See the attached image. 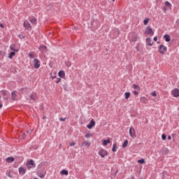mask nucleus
Wrapping results in <instances>:
<instances>
[{
	"instance_id": "obj_32",
	"label": "nucleus",
	"mask_w": 179,
	"mask_h": 179,
	"mask_svg": "<svg viewBox=\"0 0 179 179\" xmlns=\"http://www.w3.org/2000/svg\"><path fill=\"white\" fill-rule=\"evenodd\" d=\"M165 5H166V6H168L169 8H171V3H170V2H169V1H166Z\"/></svg>"
},
{
	"instance_id": "obj_30",
	"label": "nucleus",
	"mask_w": 179,
	"mask_h": 179,
	"mask_svg": "<svg viewBox=\"0 0 179 179\" xmlns=\"http://www.w3.org/2000/svg\"><path fill=\"white\" fill-rule=\"evenodd\" d=\"M1 93L3 96H7L8 95V91L6 90H1Z\"/></svg>"
},
{
	"instance_id": "obj_42",
	"label": "nucleus",
	"mask_w": 179,
	"mask_h": 179,
	"mask_svg": "<svg viewBox=\"0 0 179 179\" xmlns=\"http://www.w3.org/2000/svg\"><path fill=\"white\" fill-rule=\"evenodd\" d=\"M70 146H75V142L70 143Z\"/></svg>"
},
{
	"instance_id": "obj_15",
	"label": "nucleus",
	"mask_w": 179,
	"mask_h": 179,
	"mask_svg": "<svg viewBox=\"0 0 179 179\" xmlns=\"http://www.w3.org/2000/svg\"><path fill=\"white\" fill-rule=\"evenodd\" d=\"M146 45H150V47H152V45H153V42H152V41L150 40V38H146Z\"/></svg>"
},
{
	"instance_id": "obj_52",
	"label": "nucleus",
	"mask_w": 179,
	"mask_h": 179,
	"mask_svg": "<svg viewBox=\"0 0 179 179\" xmlns=\"http://www.w3.org/2000/svg\"><path fill=\"white\" fill-rule=\"evenodd\" d=\"M113 1V2H114L115 0H112Z\"/></svg>"
},
{
	"instance_id": "obj_1",
	"label": "nucleus",
	"mask_w": 179,
	"mask_h": 179,
	"mask_svg": "<svg viewBox=\"0 0 179 179\" xmlns=\"http://www.w3.org/2000/svg\"><path fill=\"white\" fill-rule=\"evenodd\" d=\"M26 166L27 169L30 170V169H32V167H36V164H34V161L33 159H31L27 161Z\"/></svg>"
},
{
	"instance_id": "obj_35",
	"label": "nucleus",
	"mask_w": 179,
	"mask_h": 179,
	"mask_svg": "<svg viewBox=\"0 0 179 179\" xmlns=\"http://www.w3.org/2000/svg\"><path fill=\"white\" fill-rule=\"evenodd\" d=\"M29 58L33 59V58H34V54L33 52H30L29 54Z\"/></svg>"
},
{
	"instance_id": "obj_14",
	"label": "nucleus",
	"mask_w": 179,
	"mask_h": 179,
	"mask_svg": "<svg viewBox=\"0 0 179 179\" xmlns=\"http://www.w3.org/2000/svg\"><path fill=\"white\" fill-rule=\"evenodd\" d=\"M7 163H13L15 162V158L13 157H10L6 159Z\"/></svg>"
},
{
	"instance_id": "obj_54",
	"label": "nucleus",
	"mask_w": 179,
	"mask_h": 179,
	"mask_svg": "<svg viewBox=\"0 0 179 179\" xmlns=\"http://www.w3.org/2000/svg\"><path fill=\"white\" fill-rule=\"evenodd\" d=\"M0 99H1V96H0Z\"/></svg>"
},
{
	"instance_id": "obj_22",
	"label": "nucleus",
	"mask_w": 179,
	"mask_h": 179,
	"mask_svg": "<svg viewBox=\"0 0 179 179\" xmlns=\"http://www.w3.org/2000/svg\"><path fill=\"white\" fill-rule=\"evenodd\" d=\"M15 55H16V52H11L9 55H8V58H10V59H12V58H13V57H15Z\"/></svg>"
},
{
	"instance_id": "obj_55",
	"label": "nucleus",
	"mask_w": 179,
	"mask_h": 179,
	"mask_svg": "<svg viewBox=\"0 0 179 179\" xmlns=\"http://www.w3.org/2000/svg\"><path fill=\"white\" fill-rule=\"evenodd\" d=\"M36 179V178H35Z\"/></svg>"
},
{
	"instance_id": "obj_53",
	"label": "nucleus",
	"mask_w": 179,
	"mask_h": 179,
	"mask_svg": "<svg viewBox=\"0 0 179 179\" xmlns=\"http://www.w3.org/2000/svg\"><path fill=\"white\" fill-rule=\"evenodd\" d=\"M54 78H55V77H52V79H54Z\"/></svg>"
},
{
	"instance_id": "obj_45",
	"label": "nucleus",
	"mask_w": 179,
	"mask_h": 179,
	"mask_svg": "<svg viewBox=\"0 0 179 179\" xmlns=\"http://www.w3.org/2000/svg\"><path fill=\"white\" fill-rule=\"evenodd\" d=\"M168 139H169V141H171V136H169Z\"/></svg>"
},
{
	"instance_id": "obj_44",
	"label": "nucleus",
	"mask_w": 179,
	"mask_h": 179,
	"mask_svg": "<svg viewBox=\"0 0 179 179\" xmlns=\"http://www.w3.org/2000/svg\"><path fill=\"white\" fill-rule=\"evenodd\" d=\"M154 41H157V36L154 37Z\"/></svg>"
},
{
	"instance_id": "obj_39",
	"label": "nucleus",
	"mask_w": 179,
	"mask_h": 179,
	"mask_svg": "<svg viewBox=\"0 0 179 179\" xmlns=\"http://www.w3.org/2000/svg\"><path fill=\"white\" fill-rule=\"evenodd\" d=\"M59 82H61V78L57 79L56 83H59Z\"/></svg>"
},
{
	"instance_id": "obj_41",
	"label": "nucleus",
	"mask_w": 179,
	"mask_h": 179,
	"mask_svg": "<svg viewBox=\"0 0 179 179\" xmlns=\"http://www.w3.org/2000/svg\"><path fill=\"white\" fill-rule=\"evenodd\" d=\"M85 136V138H90V134H86Z\"/></svg>"
},
{
	"instance_id": "obj_48",
	"label": "nucleus",
	"mask_w": 179,
	"mask_h": 179,
	"mask_svg": "<svg viewBox=\"0 0 179 179\" xmlns=\"http://www.w3.org/2000/svg\"><path fill=\"white\" fill-rule=\"evenodd\" d=\"M164 10H167V8H166V7L164 8Z\"/></svg>"
},
{
	"instance_id": "obj_28",
	"label": "nucleus",
	"mask_w": 179,
	"mask_h": 179,
	"mask_svg": "<svg viewBox=\"0 0 179 179\" xmlns=\"http://www.w3.org/2000/svg\"><path fill=\"white\" fill-rule=\"evenodd\" d=\"M125 99H128L129 97H131V92L124 93Z\"/></svg>"
},
{
	"instance_id": "obj_19",
	"label": "nucleus",
	"mask_w": 179,
	"mask_h": 179,
	"mask_svg": "<svg viewBox=\"0 0 179 179\" xmlns=\"http://www.w3.org/2000/svg\"><path fill=\"white\" fill-rule=\"evenodd\" d=\"M162 153L163 155H167L168 153H170V150H169L166 148H162Z\"/></svg>"
},
{
	"instance_id": "obj_25",
	"label": "nucleus",
	"mask_w": 179,
	"mask_h": 179,
	"mask_svg": "<svg viewBox=\"0 0 179 179\" xmlns=\"http://www.w3.org/2000/svg\"><path fill=\"white\" fill-rule=\"evenodd\" d=\"M82 146H87L89 148V146H90V143H89V141H84L82 143Z\"/></svg>"
},
{
	"instance_id": "obj_49",
	"label": "nucleus",
	"mask_w": 179,
	"mask_h": 179,
	"mask_svg": "<svg viewBox=\"0 0 179 179\" xmlns=\"http://www.w3.org/2000/svg\"><path fill=\"white\" fill-rule=\"evenodd\" d=\"M137 51H139V48H136Z\"/></svg>"
},
{
	"instance_id": "obj_20",
	"label": "nucleus",
	"mask_w": 179,
	"mask_h": 179,
	"mask_svg": "<svg viewBox=\"0 0 179 179\" xmlns=\"http://www.w3.org/2000/svg\"><path fill=\"white\" fill-rule=\"evenodd\" d=\"M108 143H111V141H110V139L103 140V146H107V145H108Z\"/></svg>"
},
{
	"instance_id": "obj_31",
	"label": "nucleus",
	"mask_w": 179,
	"mask_h": 179,
	"mask_svg": "<svg viewBox=\"0 0 179 179\" xmlns=\"http://www.w3.org/2000/svg\"><path fill=\"white\" fill-rule=\"evenodd\" d=\"M138 163H139L140 164H143L145 163V159H139L138 161Z\"/></svg>"
},
{
	"instance_id": "obj_5",
	"label": "nucleus",
	"mask_w": 179,
	"mask_h": 179,
	"mask_svg": "<svg viewBox=\"0 0 179 179\" xmlns=\"http://www.w3.org/2000/svg\"><path fill=\"white\" fill-rule=\"evenodd\" d=\"M40 60L38 59H34V66L35 69H38L40 68Z\"/></svg>"
},
{
	"instance_id": "obj_37",
	"label": "nucleus",
	"mask_w": 179,
	"mask_h": 179,
	"mask_svg": "<svg viewBox=\"0 0 179 179\" xmlns=\"http://www.w3.org/2000/svg\"><path fill=\"white\" fill-rule=\"evenodd\" d=\"M133 94H134V96H138V94H139V92H138V91H134Z\"/></svg>"
},
{
	"instance_id": "obj_51",
	"label": "nucleus",
	"mask_w": 179,
	"mask_h": 179,
	"mask_svg": "<svg viewBox=\"0 0 179 179\" xmlns=\"http://www.w3.org/2000/svg\"><path fill=\"white\" fill-rule=\"evenodd\" d=\"M24 136H26V134H24Z\"/></svg>"
},
{
	"instance_id": "obj_6",
	"label": "nucleus",
	"mask_w": 179,
	"mask_h": 179,
	"mask_svg": "<svg viewBox=\"0 0 179 179\" xmlns=\"http://www.w3.org/2000/svg\"><path fill=\"white\" fill-rule=\"evenodd\" d=\"M159 51L160 54H164V51H167V47L160 45L159 48Z\"/></svg>"
},
{
	"instance_id": "obj_23",
	"label": "nucleus",
	"mask_w": 179,
	"mask_h": 179,
	"mask_svg": "<svg viewBox=\"0 0 179 179\" xmlns=\"http://www.w3.org/2000/svg\"><path fill=\"white\" fill-rule=\"evenodd\" d=\"M36 97H37V94H36V93H33L30 95V99L31 100H36Z\"/></svg>"
},
{
	"instance_id": "obj_9",
	"label": "nucleus",
	"mask_w": 179,
	"mask_h": 179,
	"mask_svg": "<svg viewBox=\"0 0 179 179\" xmlns=\"http://www.w3.org/2000/svg\"><path fill=\"white\" fill-rule=\"evenodd\" d=\"M94 125H96V122H94V120L92 119L90 122V124L87 126V127L88 128V129H92L93 127H94Z\"/></svg>"
},
{
	"instance_id": "obj_50",
	"label": "nucleus",
	"mask_w": 179,
	"mask_h": 179,
	"mask_svg": "<svg viewBox=\"0 0 179 179\" xmlns=\"http://www.w3.org/2000/svg\"><path fill=\"white\" fill-rule=\"evenodd\" d=\"M8 176H10V178H12V176H10V175H9Z\"/></svg>"
},
{
	"instance_id": "obj_26",
	"label": "nucleus",
	"mask_w": 179,
	"mask_h": 179,
	"mask_svg": "<svg viewBox=\"0 0 179 179\" xmlns=\"http://www.w3.org/2000/svg\"><path fill=\"white\" fill-rule=\"evenodd\" d=\"M122 146L123 148H127L128 146V140L124 141Z\"/></svg>"
},
{
	"instance_id": "obj_2",
	"label": "nucleus",
	"mask_w": 179,
	"mask_h": 179,
	"mask_svg": "<svg viewBox=\"0 0 179 179\" xmlns=\"http://www.w3.org/2000/svg\"><path fill=\"white\" fill-rule=\"evenodd\" d=\"M129 132L130 136L133 138V139L136 138V132L135 131V128H134V127H130Z\"/></svg>"
},
{
	"instance_id": "obj_4",
	"label": "nucleus",
	"mask_w": 179,
	"mask_h": 179,
	"mask_svg": "<svg viewBox=\"0 0 179 179\" xmlns=\"http://www.w3.org/2000/svg\"><path fill=\"white\" fill-rule=\"evenodd\" d=\"M99 155L101 156V157H106V156L108 155V152L104 149H102L99 152Z\"/></svg>"
},
{
	"instance_id": "obj_47",
	"label": "nucleus",
	"mask_w": 179,
	"mask_h": 179,
	"mask_svg": "<svg viewBox=\"0 0 179 179\" xmlns=\"http://www.w3.org/2000/svg\"><path fill=\"white\" fill-rule=\"evenodd\" d=\"M2 50H0V55H2Z\"/></svg>"
},
{
	"instance_id": "obj_43",
	"label": "nucleus",
	"mask_w": 179,
	"mask_h": 179,
	"mask_svg": "<svg viewBox=\"0 0 179 179\" xmlns=\"http://www.w3.org/2000/svg\"><path fill=\"white\" fill-rule=\"evenodd\" d=\"M0 27H1V29H3L5 27V25H3V24L1 23Z\"/></svg>"
},
{
	"instance_id": "obj_7",
	"label": "nucleus",
	"mask_w": 179,
	"mask_h": 179,
	"mask_svg": "<svg viewBox=\"0 0 179 179\" xmlns=\"http://www.w3.org/2000/svg\"><path fill=\"white\" fill-rule=\"evenodd\" d=\"M145 34H155V33L153 32V29H152V27H150V26L147 27L146 29H145Z\"/></svg>"
},
{
	"instance_id": "obj_13",
	"label": "nucleus",
	"mask_w": 179,
	"mask_h": 179,
	"mask_svg": "<svg viewBox=\"0 0 179 179\" xmlns=\"http://www.w3.org/2000/svg\"><path fill=\"white\" fill-rule=\"evenodd\" d=\"M38 50H40L41 51V52H45V51H47V46L44 45H41Z\"/></svg>"
},
{
	"instance_id": "obj_27",
	"label": "nucleus",
	"mask_w": 179,
	"mask_h": 179,
	"mask_svg": "<svg viewBox=\"0 0 179 179\" xmlns=\"http://www.w3.org/2000/svg\"><path fill=\"white\" fill-rule=\"evenodd\" d=\"M133 87L135 89V90H141V87H139L138 85H133Z\"/></svg>"
},
{
	"instance_id": "obj_16",
	"label": "nucleus",
	"mask_w": 179,
	"mask_h": 179,
	"mask_svg": "<svg viewBox=\"0 0 179 179\" xmlns=\"http://www.w3.org/2000/svg\"><path fill=\"white\" fill-rule=\"evenodd\" d=\"M15 47L16 45L15 44H12L10 46V50H11L12 51H15V52H17L19 51V49H16Z\"/></svg>"
},
{
	"instance_id": "obj_3",
	"label": "nucleus",
	"mask_w": 179,
	"mask_h": 179,
	"mask_svg": "<svg viewBox=\"0 0 179 179\" xmlns=\"http://www.w3.org/2000/svg\"><path fill=\"white\" fill-rule=\"evenodd\" d=\"M23 26L27 30H31V24L29 21L26 20L24 22Z\"/></svg>"
},
{
	"instance_id": "obj_29",
	"label": "nucleus",
	"mask_w": 179,
	"mask_h": 179,
	"mask_svg": "<svg viewBox=\"0 0 179 179\" xmlns=\"http://www.w3.org/2000/svg\"><path fill=\"white\" fill-rule=\"evenodd\" d=\"M112 151L117 152V144L116 143L113 144Z\"/></svg>"
},
{
	"instance_id": "obj_46",
	"label": "nucleus",
	"mask_w": 179,
	"mask_h": 179,
	"mask_svg": "<svg viewBox=\"0 0 179 179\" xmlns=\"http://www.w3.org/2000/svg\"><path fill=\"white\" fill-rule=\"evenodd\" d=\"M3 107V105H2V103L0 102V108H2Z\"/></svg>"
},
{
	"instance_id": "obj_10",
	"label": "nucleus",
	"mask_w": 179,
	"mask_h": 179,
	"mask_svg": "<svg viewBox=\"0 0 179 179\" xmlns=\"http://www.w3.org/2000/svg\"><path fill=\"white\" fill-rule=\"evenodd\" d=\"M29 22H31L32 24H37V18H36L34 16H32L29 18Z\"/></svg>"
},
{
	"instance_id": "obj_33",
	"label": "nucleus",
	"mask_w": 179,
	"mask_h": 179,
	"mask_svg": "<svg viewBox=\"0 0 179 179\" xmlns=\"http://www.w3.org/2000/svg\"><path fill=\"white\" fill-rule=\"evenodd\" d=\"M149 20H150L149 18L144 20L143 23L145 26H146V24H148V23H149Z\"/></svg>"
},
{
	"instance_id": "obj_40",
	"label": "nucleus",
	"mask_w": 179,
	"mask_h": 179,
	"mask_svg": "<svg viewBox=\"0 0 179 179\" xmlns=\"http://www.w3.org/2000/svg\"><path fill=\"white\" fill-rule=\"evenodd\" d=\"M152 96H153L154 97H156V96H157V94H156V92H152Z\"/></svg>"
},
{
	"instance_id": "obj_21",
	"label": "nucleus",
	"mask_w": 179,
	"mask_h": 179,
	"mask_svg": "<svg viewBox=\"0 0 179 179\" xmlns=\"http://www.w3.org/2000/svg\"><path fill=\"white\" fill-rule=\"evenodd\" d=\"M16 92H13L12 93H11V99H12V100H16Z\"/></svg>"
},
{
	"instance_id": "obj_36",
	"label": "nucleus",
	"mask_w": 179,
	"mask_h": 179,
	"mask_svg": "<svg viewBox=\"0 0 179 179\" xmlns=\"http://www.w3.org/2000/svg\"><path fill=\"white\" fill-rule=\"evenodd\" d=\"M166 134H164L162 135V141H166Z\"/></svg>"
},
{
	"instance_id": "obj_38",
	"label": "nucleus",
	"mask_w": 179,
	"mask_h": 179,
	"mask_svg": "<svg viewBox=\"0 0 179 179\" xmlns=\"http://www.w3.org/2000/svg\"><path fill=\"white\" fill-rule=\"evenodd\" d=\"M59 120V121L64 122L66 120V117H64V118L60 117Z\"/></svg>"
},
{
	"instance_id": "obj_12",
	"label": "nucleus",
	"mask_w": 179,
	"mask_h": 179,
	"mask_svg": "<svg viewBox=\"0 0 179 179\" xmlns=\"http://www.w3.org/2000/svg\"><path fill=\"white\" fill-rule=\"evenodd\" d=\"M131 34H132L131 41L134 42L138 41V35L136 34V33L133 32Z\"/></svg>"
},
{
	"instance_id": "obj_18",
	"label": "nucleus",
	"mask_w": 179,
	"mask_h": 179,
	"mask_svg": "<svg viewBox=\"0 0 179 179\" xmlns=\"http://www.w3.org/2000/svg\"><path fill=\"white\" fill-rule=\"evenodd\" d=\"M58 76H59V78H65V71H59Z\"/></svg>"
},
{
	"instance_id": "obj_8",
	"label": "nucleus",
	"mask_w": 179,
	"mask_h": 179,
	"mask_svg": "<svg viewBox=\"0 0 179 179\" xmlns=\"http://www.w3.org/2000/svg\"><path fill=\"white\" fill-rule=\"evenodd\" d=\"M172 94H173V97H179V89L178 88H175L172 91Z\"/></svg>"
},
{
	"instance_id": "obj_11",
	"label": "nucleus",
	"mask_w": 179,
	"mask_h": 179,
	"mask_svg": "<svg viewBox=\"0 0 179 179\" xmlns=\"http://www.w3.org/2000/svg\"><path fill=\"white\" fill-rule=\"evenodd\" d=\"M18 171L20 174H22V176H24V174H26V169L22 166L19 168Z\"/></svg>"
},
{
	"instance_id": "obj_17",
	"label": "nucleus",
	"mask_w": 179,
	"mask_h": 179,
	"mask_svg": "<svg viewBox=\"0 0 179 179\" xmlns=\"http://www.w3.org/2000/svg\"><path fill=\"white\" fill-rule=\"evenodd\" d=\"M164 38L165 39V41H166V43H170V41H171V38H170V35H169V34H165L164 36Z\"/></svg>"
},
{
	"instance_id": "obj_24",
	"label": "nucleus",
	"mask_w": 179,
	"mask_h": 179,
	"mask_svg": "<svg viewBox=\"0 0 179 179\" xmlns=\"http://www.w3.org/2000/svg\"><path fill=\"white\" fill-rule=\"evenodd\" d=\"M60 173H61L62 176H68L69 172H68V171H66V170H62V171H61Z\"/></svg>"
},
{
	"instance_id": "obj_34",
	"label": "nucleus",
	"mask_w": 179,
	"mask_h": 179,
	"mask_svg": "<svg viewBox=\"0 0 179 179\" xmlns=\"http://www.w3.org/2000/svg\"><path fill=\"white\" fill-rule=\"evenodd\" d=\"M38 176L40 177V178H44L45 175L44 173L41 174V173H38Z\"/></svg>"
}]
</instances>
